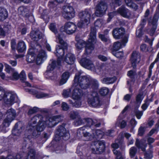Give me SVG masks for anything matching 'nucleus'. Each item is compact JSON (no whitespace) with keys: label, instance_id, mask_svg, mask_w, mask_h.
Here are the masks:
<instances>
[{"label":"nucleus","instance_id":"nucleus-34","mask_svg":"<svg viewBox=\"0 0 159 159\" xmlns=\"http://www.w3.org/2000/svg\"><path fill=\"white\" fill-rule=\"evenodd\" d=\"M159 18V13L157 11H156L152 20L149 21V25H157V22Z\"/></svg>","mask_w":159,"mask_h":159},{"label":"nucleus","instance_id":"nucleus-48","mask_svg":"<svg viewBox=\"0 0 159 159\" xmlns=\"http://www.w3.org/2000/svg\"><path fill=\"white\" fill-rule=\"evenodd\" d=\"M74 125L75 126L81 125L83 123V121L80 116L77 118L73 123Z\"/></svg>","mask_w":159,"mask_h":159},{"label":"nucleus","instance_id":"nucleus-59","mask_svg":"<svg viewBox=\"0 0 159 159\" xmlns=\"http://www.w3.org/2000/svg\"><path fill=\"white\" fill-rule=\"evenodd\" d=\"M19 75V78L22 80L24 81L26 79V74L24 70H22Z\"/></svg>","mask_w":159,"mask_h":159},{"label":"nucleus","instance_id":"nucleus-10","mask_svg":"<svg viewBox=\"0 0 159 159\" xmlns=\"http://www.w3.org/2000/svg\"><path fill=\"white\" fill-rule=\"evenodd\" d=\"M6 116L3 123V125L5 127H8L11 122L14 119L16 116V111L12 108L8 110L6 113Z\"/></svg>","mask_w":159,"mask_h":159},{"label":"nucleus","instance_id":"nucleus-60","mask_svg":"<svg viewBox=\"0 0 159 159\" xmlns=\"http://www.w3.org/2000/svg\"><path fill=\"white\" fill-rule=\"evenodd\" d=\"M136 75L135 71L130 70L128 72L127 75L130 78H133Z\"/></svg>","mask_w":159,"mask_h":159},{"label":"nucleus","instance_id":"nucleus-39","mask_svg":"<svg viewBox=\"0 0 159 159\" xmlns=\"http://www.w3.org/2000/svg\"><path fill=\"white\" fill-rule=\"evenodd\" d=\"M85 126H83L78 129L77 132V136L78 138H81L83 136V135H84V132L83 131L85 130Z\"/></svg>","mask_w":159,"mask_h":159},{"label":"nucleus","instance_id":"nucleus-31","mask_svg":"<svg viewBox=\"0 0 159 159\" xmlns=\"http://www.w3.org/2000/svg\"><path fill=\"white\" fill-rule=\"evenodd\" d=\"M8 17V12L7 10L4 8L0 7V20L3 21Z\"/></svg>","mask_w":159,"mask_h":159},{"label":"nucleus","instance_id":"nucleus-52","mask_svg":"<svg viewBox=\"0 0 159 159\" xmlns=\"http://www.w3.org/2000/svg\"><path fill=\"white\" fill-rule=\"evenodd\" d=\"M143 28L142 27H138L136 31V36L138 37H140L143 35Z\"/></svg>","mask_w":159,"mask_h":159},{"label":"nucleus","instance_id":"nucleus-5","mask_svg":"<svg viewBox=\"0 0 159 159\" xmlns=\"http://www.w3.org/2000/svg\"><path fill=\"white\" fill-rule=\"evenodd\" d=\"M78 84L75 83L73 84L72 85V89H74L72 91L71 97L75 100L74 102L71 100H69V103L71 104L73 107L76 108L80 107L82 104L81 98L83 96L82 91L81 89L78 87Z\"/></svg>","mask_w":159,"mask_h":159},{"label":"nucleus","instance_id":"nucleus-20","mask_svg":"<svg viewBox=\"0 0 159 159\" xmlns=\"http://www.w3.org/2000/svg\"><path fill=\"white\" fill-rule=\"evenodd\" d=\"M125 33V30L123 28H116L112 31V34L114 38L119 39L122 38Z\"/></svg>","mask_w":159,"mask_h":159},{"label":"nucleus","instance_id":"nucleus-45","mask_svg":"<svg viewBox=\"0 0 159 159\" xmlns=\"http://www.w3.org/2000/svg\"><path fill=\"white\" fill-rule=\"evenodd\" d=\"M150 26H152V28L150 30H148V32L149 34L151 36H152L155 32V31L157 28V25H149Z\"/></svg>","mask_w":159,"mask_h":159},{"label":"nucleus","instance_id":"nucleus-15","mask_svg":"<svg viewBox=\"0 0 159 159\" xmlns=\"http://www.w3.org/2000/svg\"><path fill=\"white\" fill-rule=\"evenodd\" d=\"M51 63H50L47 67V69L45 73V75L47 78H49L52 76L53 75L52 71L56 67H58L60 66V62H58L56 64V62L55 60H52Z\"/></svg>","mask_w":159,"mask_h":159},{"label":"nucleus","instance_id":"nucleus-1","mask_svg":"<svg viewBox=\"0 0 159 159\" xmlns=\"http://www.w3.org/2000/svg\"><path fill=\"white\" fill-rule=\"evenodd\" d=\"M61 121L60 116H53L46 120L41 115H37L32 118L29 121L25 131V137L22 144L23 147L28 148L32 145L30 138L38 137L46 126L52 127Z\"/></svg>","mask_w":159,"mask_h":159},{"label":"nucleus","instance_id":"nucleus-27","mask_svg":"<svg viewBox=\"0 0 159 159\" xmlns=\"http://www.w3.org/2000/svg\"><path fill=\"white\" fill-rule=\"evenodd\" d=\"M75 58L74 55L71 53L67 54L64 58V61L68 64H72L74 62Z\"/></svg>","mask_w":159,"mask_h":159},{"label":"nucleus","instance_id":"nucleus-6","mask_svg":"<svg viewBox=\"0 0 159 159\" xmlns=\"http://www.w3.org/2000/svg\"><path fill=\"white\" fill-rule=\"evenodd\" d=\"M87 102L90 106L94 107H98L102 104L101 99L97 92H93L89 95Z\"/></svg>","mask_w":159,"mask_h":159},{"label":"nucleus","instance_id":"nucleus-16","mask_svg":"<svg viewBox=\"0 0 159 159\" xmlns=\"http://www.w3.org/2000/svg\"><path fill=\"white\" fill-rule=\"evenodd\" d=\"M80 65L84 67L92 70H94L95 66L93 62L86 57L82 58L80 61Z\"/></svg>","mask_w":159,"mask_h":159},{"label":"nucleus","instance_id":"nucleus-12","mask_svg":"<svg viewBox=\"0 0 159 159\" xmlns=\"http://www.w3.org/2000/svg\"><path fill=\"white\" fill-rule=\"evenodd\" d=\"M76 26L74 24L68 22L61 28L60 30L61 32H65L68 34H71L76 31Z\"/></svg>","mask_w":159,"mask_h":159},{"label":"nucleus","instance_id":"nucleus-37","mask_svg":"<svg viewBox=\"0 0 159 159\" xmlns=\"http://www.w3.org/2000/svg\"><path fill=\"white\" fill-rule=\"evenodd\" d=\"M74 90V89H72V87L70 88L64 89L63 90L62 95L65 98H67L71 96V90Z\"/></svg>","mask_w":159,"mask_h":159},{"label":"nucleus","instance_id":"nucleus-18","mask_svg":"<svg viewBox=\"0 0 159 159\" xmlns=\"http://www.w3.org/2000/svg\"><path fill=\"white\" fill-rule=\"evenodd\" d=\"M131 60L132 66L133 68H136V64L140 61V55L139 53L136 52H134L132 54Z\"/></svg>","mask_w":159,"mask_h":159},{"label":"nucleus","instance_id":"nucleus-49","mask_svg":"<svg viewBox=\"0 0 159 159\" xmlns=\"http://www.w3.org/2000/svg\"><path fill=\"white\" fill-rule=\"evenodd\" d=\"M114 154L116 156V159H124L122 157L121 153L115 149L113 150Z\"/></svg>","mask_w":159,"mask_h":159},{"label":"nucleus","instance_id":"nucleus-63","mask_svg":"<svg viewBox=\"0 0 159 159\" xmlns=\"http://www.w3.org/2000/svg\"><path fill=\"white\" fill-rule=\"evenodd\" d=\"M11 47L12 50H15L16 47V43L15 39H12L11 42Z\"/></svg>","mask_w":159,"mask_h":159},{"label":"nucleus","instance_id":"nucleus-9","mask_svg":"<svg viewBox=\"0 0 159 159\" xmlns=\"http://www.w3.org/2000/svg\"><path fill=\"white\" fill-rule=\"evenodd\" d=\"M107 1L102 0L98 3L95 13V15L98 17L102 16L105 13L107 9Z\"/></svg>","mask_w":159,"mask_h":159},{"label":"nucleus","instance_id":"nucleus-13","mask_svg":"<svg viewBox=\"0 0 159 159\" xmlns=\"http://www.w3.org/2000/svg\"><path fill=\"white\" fill-rule=\"evenodd\" d=\"M92 150L96 154H100L105 150V143L103 141H98L93 143Z\"/></svg>","mask_w":159,"mask_h":159},{"label":"nucleus","instance_id":"nucleus-25","mask_svg":"<svg viewBox=\"0 0 159 159\" xmlns=\"http://www.w3.org/2000/svg\"><path fill=\"white\" fill-rule=\"evenodd\" d=\"M145 141L142 140H139L138 139H137L135 143V145L139 149H141L143 151H145V148L147 144L145 143Z\"/></svg>","mask_w":159,"mask_h":159},{"label":"nucleus","instance_id":"nucleus-50","mask_svg":"<svg viewBox=\"0 0 159 159\" xmlns=\"http://www.w3.org/2000/svg\"><path fill=\"white\" fill-rule=\"evenodd\" d=\"M137 151V148L134 147H131L129 150V154L131 157H134Z\"/></svg>","mask_w":159,"mask_h":159},{"label":"nucleus","instance_id":"nucleus-46","mask_svg":"<svg viewBox=\"0 0 159 159\" xmlns=\"http://www.w3.org/2000/svg\"><path fill=\"white\" fill-rule=\"evenodd\" d=\"M5 71L8 73L12 74L14 72L15 69L8 65L5 66Z\"/></svg>","mask_w":159,"mask_h":159},{"label":"nucleus","instance_id":"nucleus-26","mask_svg":"<svg viewBox=\"0 0 159 159\" xmlns=\"http://www.w3.org/2000/svg\"><path fill=\"white\" fill-rule=\"evenodd\" d=\"M26 154L24 153H20L17 154L15 157L10 155L5 158L4 156H2L0 157V159H22L23 157H26Z\"/></svg>","mask_w":159,"mask_h":159},{"label":"nucleus","instance_id":"nucleus-55","mask_svg":"<svg viewBox=\"0 0 159 159\" xmlns=\"http://www.w3.org/2000/svg\"><path fill=\"white\" fill-rule=\"evenodd\" d=\"M39 110V108L36 107H34L32 108H31L29 109L28 112V115H31L34 114Z\"/></svg>","mask_w":159,"mask_h":159},{"label":"nucleus","instance_id":"nucleus-47","mask_svg":"<svg viewBox=\"0 0 159 159\" xmlns=\"http://www.w3.org/2000/svg\"><path fill=\"white\" fill-rule=\"evenodd\" d=\"M11 75L12 76H10L9 77L10 79L12 80H17L19 78V74L17 72L15 71Z\"/></svg>","mask_w":159,"mask_h":159},{"label":"nucleus","instance_id":"nucleus-35","mask_svg":"<svg viewBox=\"0 0 159 159\" xmlns=\"http://www.w3.org/2000/svg\"><path fill=\"white\" fill-rule=\"evenodd\" d=\"M127 125L126 122L122 119H118L116 123V125L121 129L125 127Z\"/></svg>","mask_w":159,"mask_h":159},{"label":"nucleus","instance_id":"nucleus-53","mask_svg":"<svg viewBox=\"0 0 159 159\" xmlns=\"http://www.w3.org/2000/svg\"><path fill=\"white\" fill-rule=\"evenodd\" d=\"M152 157V152L151 150L148 151L144 153V157L146 158L150 159Z\"/></svg>","mask_w":159,"mask_h":159},{"label":"nucleus","instance_id":"nucleus-44","mask_svg":"<svg viewBox=\"0 0 159 159\" xmlns=\"http://www.w3.org/2000/svg\"><path fill=\"white\" fill-rule=\"evenodd\" d=\"M18 126V123H16V124L14 129L12 130V134L18 136L19 135L20 133L21 132V131L17 129Z\"/></svg>","mask_w":159,"mask_h":159},{"label":"nucleus","instance_id":"nucleus-17","mask_svg":"<svg viewBox=\"0 0 159 159\" xmlns=\"http://www.w3.org/2000/svg\"><path fill=\"white\" fill-rule=\"evenodd\" d=\"M86 122V125L84 126L86 127H90L94 126L96 127H99L100 126L101 122L100 120L92 119L91 118L85 119Z\"/></svg>","mask_w":159,"mask_h":159},{"label":"nucleus","instance_id":"nucleus-23","mask_svg":"<svg viewBox=\"0 0 159 159\" xmlns=\"http://www.w3.org/2000/svg\"><path fill=\"white\" fill-rule=\"evenodd\" d=\"M118 11L122 16L128 18L131 16L130 11L123 6H122L119 8Z\"/></svg>","mask_w":159,"mask_h":159},{"label":"nucleus","instance_id":"nucleus-24","mask_svg":"<svg viewBox=\"0 0 159 159\" xmlns=\"http://www.w3.org/2000/svg\"><path fill=\"white\" fill-rule=\"evenodd\" d=\"M19 13L24 17H28L30 16L29 9L24 6H21L18 8Z\"/></svg>","mask_w":159,"mask_h":159},{"label":"nucleus","instance_id":"nucleus-41","mask_svg":"<svg viewBox=\"0 0 159 159\" xmlns=\"http://www.w3.org/2000/svg\"><path fill=\"white\" fill-rule=\"evenodd\" d=\"M109 89L106 87L102 88L99 90V93L102 96H105L109 93Z\"/></svg>","mask_w":159,"mask_h":159},{"label":"nucleus","instance_id":"nucleus-3","mask_svg":"<svg viewBox=\"0 0 159 159\" xmlns=\"http://www.w3.org/2000/svg\"><path fill=\"white\" fill-rule=\"evenodd\" d=\"M96 30L95 27L91 28L89 37L86 43L81 39L78 40L76 37V40L77 43L76 44L75 46L78 50H81L85 46V51L84 54L88 55L91 53L94 49V44L96 41Z\"/></svg>","mask_w":159,"mask_h":159},{"label":"nucleus","instance_id":"nucleus-11","mask_svg":"<svg viewBox=\"0 0 159 159\" xmlns=\"http://www.w3.org/2000/svg\"><path fill=\"white\" fill-rule=\"evenodd\" d=\"M63 9L62 15L64 18L69 20L75 17V11L72 7L66 5L63 7Z\"/></svg>","mask_w":159,"mask_h":159},{"label":"nucleus","instance_id":"nucleus-28","mask_svg":"<svg viewBox=\"0 0 159 159\" xmlns=\"http://www.w3.org/2000/svg\"><path fill=\"white\" fill-rule=\"evenodd\" d=\"M115 76L113 77H105L101 80V82L103 84H110L113 83L116 80Z\"/></svg>","mask_w":159,"mask_h":159},{"label":"nucleus","instance_id":"nucleus-30","mask_svg":"<svg viewBox=\"0 0 159 159\" xmlns=\"http://www.w3.org/2000/svg\"><path fill=\"white\" fill-rule=\"evenodd\" d=\"M126 5L129 7L136 11L138 9V6L132 0H125Z\"/></svg>","mask_w":159,"mask_h":159},{"label":"nucleus","instance_id":"nucleus-22","mask_svg":"<svg viewBox=\"0 0 159 159\" xmlns=\"http://www.w3.org/2000/svg\"><path fill=\"white\" fill-rule=\"evenodd\" d=\"M30 37L33 41H38L42 37V34L39 30H33L30 33Z\"/></svg>","mask_w":159,"mask_h":159},{"label":"nucleus","instance_id":"nucleus-40","mask_svg":"<svg viewBox=\"0 0 159 159\" xmlns=\"http://www.w3.org/2000/svg\"><path fill=\"white\" fill-rule=\"evenodd\" d=\"M24 153H25V152ZM25 154L27 155L26 157H23L22 158L23 159H25L26 157H27V159H28V157L29 156L30 157V159H33L35 155V152L34 150L33 149H30L28 152V156L26 153H25Z\"/></svg>","mask_w":159,"mask_h":159},{"label":"nucleus","instance_id":"nucleus-36","mask_svg":"<svg viewBox=\"0 0 159 159\" xmlns=\"http://www.w3.org/2000/svg\"><path fill=\"white\" fill-rule=\"evenodd\" d=\"M49 28L52 32L54 33L56 35V36L58 34H61L63 36V35L61 33L57 34V29L55 23H51L49 26Z\"/></svg>","mask_w":159,"mask_h":159},{"label":"nucleus","instance_id":"nucleus-29","mask_svg":"<svg viewBox=\"0 0 159 159\" xmlns=\"http://www.w3.org/2000/svg\"><path fill=\"white\" fill-rule=\"evenodd\" d=\"M34 59L35 54L33 50L32 49H30L26 56V60L28 62L32 63Z\"/></svg>","mask_w":159,"mask_h":159},{"label":"nucleus","instance_id":"nucleus-62","mask_svg":"<svg viewBox=\"0 0 159 159\" xmlns=\"http://www.w3.org/2000/svg\"><path fill=\"white\" fill-rule=\"evenodd\" d=\"M145 131V128L143 127H140L139 129L138 134L139 136H142Z\"/></svg>","mask_w":159,"mask_h":159},{"label":"nucleus","instance_id":"nucleus-2","mask_svg":"<svg viewBox=\"0 0 159 159\" xmlns=\"http://www.w3.org/2000/svg\"><path fill=\"white\" fill-rule=\"evenodd\" d=\"M74 83L78 84V87L82 89L90 88L91 91L96 92L98 89L99 84L97 80L88 76H81L80 73L76 74L74 80Z\"/></svg>","mask_w":159,"mask_h":159},{"label":"nucleus","instance_id":"nucleus-54","mask_svg":"<svg viewBox=\"0 0 159 159\" xmlns=\"http://www.w3.org/2000/svg\"><path fill=\"white\" fill-rule=\"evenodd\" d=\"M134 113L137 118L138 119L141 118L143 114V112L141 111H139L135 110L134 111Z\"/></svg>","mask_w":159,"mask_h":159},{"label":"nucleus","instance_id":"nucleus-51","mask_svg":"<svg viewBox=\"0 0 159 159\" xmlns=\"http://www.w3.org/2000/svg\"><path fill=\"white\" fill-rule=\"evenodd\" d=\"M49 97V95L47 93H38L36 95V97L38 98H41L43 97Z\"/></svg>","mask_w":159,"mask_h":159},{"label":"nucleus","instance_id":"nucleus-4","mask_svg":"<svg viewBox=\"0 0 159 159\" xmlns=\"http://www.w3.org/2000/svg\"><path fill=\"white\" fill-rule=\"evenodd\" d=\"M56 42L60 43L61 46L57 45L56 46V51L55 53L56 56L58 57L57 60L56 62V64L58 62H60L61 65V60L63 58L62 57L64 55L65 52L67 48V44L66 42L64 41L63 36L62 35L58 34L56 36Z\"/></svg>","mask_w":159,"mask_h":159},{"label":"nucleus","instance_id":"nucleus-61","mask_svg":"<svg viewBox=\"0 0 159 159\" xmlns=\"http://www.w3.org/2000/svg\"><path fill=\"white\" fill-rule=\"evenodd\" d=\"M142 106L141 107L142 109L144 111L147 108L148 106L149 105V102L148 100H146Z\"/></svg>","mask_w":159,"mask_h":159},{"label":"nucleus","instance_id":"nucleus-7","mask_svg":"<svg viewBox=\"0 0 159 159\" xmlns=\"http://www.w3.org/2000/svg\"><path fill=\"white\" fill-rule=\"evenodd\" d=\"M18 101V97L16 94L13 92H5L3 102L5 105L10 107Z\"/></svg>","mask_w":159,"mask_h":159},{"label":"nucleus","instance_id":"nucleus-14","mask_svg":"<svg viewBox=\"0 0 159 159\" xmlns=\"http://www.w3.org/2000/svg\"><path fill=\"white\" fill-rule=\"evenodd\" d=\"M64 126L65 125L59 126L57 130L56 134L63 140H66L69 138L70 135Z\"/></svg>","mask_w":159,"mask_h":159},{"label":"nucleus","instance_id":"nucleus-38","mask_svg":"<svg viewBox=\"0 0 159 159\" xmlns=\"http://www.w3.org/2000/svg\"><path fill=\"white\" fill-rule=\"evenodd\" d=\"M143 98V96L142 94L139 93L136 96V104L137 105V108H138L140 106L141 102Z\"/></svg>","mask_w":159,"mask_h":159},{"label":"nucleus","instance_id":"nucleus-32","mask_svg":"<svg viewBox=\"0 0 159 159\" xmlns=\"http://www.w3.org/2000/svg\"><path fill=\"white\" fill-rule=\"evenodd\" d=\"M70 76V74L68 72H65L62 75L61 79L60 81L59 84L62 85L66 83Z\"/></svg>","mask_w":159,"mask_h":159},{"label":"nucleus","instance_id":"nucleus-8","mask_svg":"<svg viewBox=\"0 0 159 159\" xmlns=\"http://www.w3.org/2000/svg\"><path fill=\"white\" fill-rule=\"evenodd\" d=\"M91 14V11L90 10L86 9L84 11L80 12L79 16L80 19V22L78 23V26L81 27L84 24L88 25L89 23Z\"/></svg>","mask_w":159,"mask_h":159},{"label":"nucleus","instance_id":"nucleus-19","mask_svg":"<svg viewBox=\"0 0 159 159\" xmlns=\"http://www.w3.org/2000/svg\"><path fill=\"white\" fill-rule=\"evenodd\" d=\"M128 38L125 36L124 37L120 43L119 42L115 43L113 46V51H117L121 48L125 46L128 42Z\"/></svg>","mask_w":159,"mask_h":159},{"label":"nucleus","instance_id":"nucleus-43","mask_svg":"<svg viewBox=\"0 0 159 159\" xmlns=\"http://www.w3.org/2000/svg\"><path fill=\"white\" fill-rule=\"evenodd\" d=\"M69 114L70 118L72 119L77 118L80 116L78 112L76 111H71Z\"/></svg>","mask_w":159,"mask_h":159},{"label":"nucleus","instance_id":"nucleus-21","mask_svg":"<svg viewBox=\"0 0 159 159\" xmlns=\"http://www.w3.org/2000/svg\"><path fill=\"white\" fill-rule=\"evenodd\" d=\"M46 58V55L45 51L42 50H39L36 59V63L38 65L42 63Z\"/></svg>","mask_w":159,"mask_h":159},{"label":"nucleus","instance_id":"nucleus-33","mask_svg":"<svg viewBox=\"0 0 159 159\" xmlns=\"http://www.w3.org/2000/svg\"><path fill=\"white\" fill-rule=\"evenodd\" d=\"M26 45L23 41H20L18 43L17 49L19 52H22L26 50Z\"/></svg>","mask_w":159,"mask_h":159},{"label":"nucleus","instance_id":"nucleus-64","mask_svg":"<svg viewBox=\"0 0 159 159\" xmlns=\"http://www.w3.org/2000/svg\"><path fill=\"white\" fill-rule=\"evenodd\" d=\"M5 92L2 88L0 86V101L3 99Z\"/></svg>","mask_w":159,"mask_h":159},{"label":"nucleus","instance_id":"nucleus-58","mask_svg":"<svg viewBox=\"0 0 159 159\" xmlns=\"http://www.w3.org/2000/svg\"><path fill=\"white\" fill-rule=\"evenodd\" d=\"M61 107L63 110L66 111L69 109L68 105L65 102H63L61 103Z\"/></svg>","mask_w":159,"mask_h":159},{"label":"nucleus","instance_id":"nucleus-42","mask_svg":"<svg viewBox=\"0 0 159 159\" xmlns=\"http://www.w3.org/2000/svg\"><path fill=\"white\" fill-rule=\"evenodd\" d=\"M87 141L92 140L93 139V135L89 132L85 131L84 134V135Z\"/></svg>","mask_w":159,"mask_h":159},{"label":"nucleus","instance_id":"nucleus-56","mask_svg":"<svg viewBox=\"0 0 159 159\" xmlns=\"http://www.w3.org/2000/svg\"><path fill=\"white\" fill-rule=\"evenodd\" d=\"M113 54L117 58H120L122 57L123 55V53L121 51L116 52L115 51H113Z\"/></svg>","mask_w":159,"mask_h":159},{"label":"nucleus","instance_id":"nucleus-57","mask_svg":"<svg viewBox=\"0 0 159 159\" xmlns=\"http://www.w3.org/2000/svg\"><path fill=\"white\" fill-rule=\"evenodd\" d=\"M102 24V20L100 19H98L94 22L95 26L97 27H100Z\"/></svg>","mask_w":159,"mask_h":159}]
</instances>
